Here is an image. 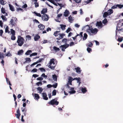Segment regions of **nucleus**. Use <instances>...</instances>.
<instances>
[{
    "label": "nucleus",
    "mask_w": 123,
    "mask_h": 123,
    "mask_svg": "<svg viewBox=\"0 0 123 123\" xmlns=\"http://www.w3.org/2000/svg\"><path fill=\"white\" fill-rule=\"evenodd\" d=\"M56 90H54L52 92V96H55L56 95Z\"/></svg>",
    "instance_id": "c9c22d12"
},
{
    "label": "nucleus",
    "mask_w": 123,
    "mask_h": 123,
    "mask_svg": "<svg viewBox=\"0 0 123 123\" xmlns=\"http://www.w3.org/2000/svg\"><path fill=\"white\" fill-rule=\"evenodd\" d=\"M59 37L58 38H57L56 39L58 40L62 39L63 38V37L65 36V34L62 33L61 34L60 33L59 34Z\"/></svg>",
    "instance_id": "9b49d317"
},
{
    "label": "nucleus",
    "mask_w": 123,
    "mask_h": 123,
    "mask_svg": "<svg viewBox=\"0 0 123 123\" xmlns=\"http://www.w3.org/2000/svg\"><path fill=\"white\" fill-rule=\"evenodd\" d=\"M87 50L88 52H89L92 50V49L91 48L88 47L87 49Z\"/></svg>",
    "instance_id": "052dcab7"
},
{
    "label": "nucleus",
    "mask_w": 123,
    "mask_h": 123,
    "mask_svg": "<svg viewBox=\"0 0 123 123\" xmlns=\"http://www.w3.org/2000/svg\"><path fill=\"white\" fill-rule=\"evenodd\" d=\"M76 72L78 74H80L81 72V70H76Z\"/></svg>",
    "instance_id": "338daca9"
},
{
    "label": "nucleus",
    "mask_w": 123,
    "mask_h": 123,
    "mask_svg": "<svg viewBox=\"0 0 123 123\" xmlns=\"http://www.w3.org/2000/svg\"><path fill=\"white\" fill-rule=\"evenodd\" d=\"M9 5L10 10L12 11H14V10L13 7L10 4H9Z\"/></svg>",
    "instance_id": "393cba45"
},
{
    "label": "nucleus",
    "mask_w": 123,
    "mask_h": 123,
    "mask_svg": "<svg viewBox=\"0 0 123 123\" xmlns=\"http://www.w3.org/2000/svg\"><path fill=\"white\" fill-rule=\"evenodd\" d=\"M117 7H118L119 8H121L123 7V5H117Z\"/></svg>",
    "instance_id": "49530a36"
},
{
    "label": "nucleus",
    "mask_w": 123,
    "mask_h": 123,
    "mask_svg": "<svg viewBox=\"0 0 123 123\" xmlns=\"http://www.w3.org/2000/svg\"><path fill=\"white\" fill-rule=\"evenodd\" d=\"M73 78L71 77H69V78L68 79V83H69V84L71 85H72V81L73 80Z\"/></svg>",
    "instance_id": "4468645a"
},
{
    "label": "nucleus",
    "mask_w": 123,
    "mask_h": 123,
    "mask_svg": "<svg viewBox=\"0 0 123 123\" xmlns=\"http://www.w3.org/2000/svg\"><path fill=\"white\" fill-rule=\"evenodd\" d=\"M71 29L69 28H68L67 30L66 31V32L67 33H68L69 31H71Z\"/></svg>",
    "instance_id": "603ef678"
},
{
    "label": "nucleus",
    "mask_w": 123,
    "mask_h": 123,
    "mask_svg": "<svg viewBox=\"0 0 123 123\" xmlns=\"http://www.w3.org/2000/svg\"><path fill=\"white\" fill-rule=\"evenodd\" d=\"M32 52V51L31 50H29L25 53V54L26 55H29L30 54V53H31Z\"/></svg>",
    "instance_id": "7c9ffc66"
},
{
    "label": "nucleus",
    "mask_w": 123,
    "mask_h": 123,
    "mask_svg": "<svg viewBox=\"0 0 123 123\" xmlns=\"http://www.w3.org/2000/svg\"><path fill=\"white\" fill-rule=\"evenodd\" d=\"M69 46V44L66 43L65 44L62 45L60 47V48L61 49L62 51H65V49L67 48Z\"/></svg>",
    "instance_id": "0eeeda50"
},
{
    "label": "nucleus",
    "mask_w": 123,
    "mask_h": 123,
    "mask_svg": "<svg viewBox=\"0 0 123 123\" xmlns=\"http://www.w3.org/2000/svg\"><path fill=\"white\" fill-rule=\"evenodd\" d=\"M11 32L12 34V35H15V32L14 30H13V29H11Z\"/></svg>",
    "instance_id": "ea45409f"
},
{
    "label": "nucleus",
    "mask_w": 123,
    "mask_h": 123,
    "mask_svg": "<svg viewBox=\"0 0 123 123\" xmlns=\"http://www.w3.org/2000/svg\"><path fill=\"white\" fill-rule=\"evenodd\" d=\"M59 103L58 101H57V98H55L54 99L51 100L50 102L48 103V104L49 105H57Z\"/></svg>",
    "instance_id": "20e7f679"
},
{
    "label": "nucleus",
    "mask_w": 123,
    "mask_h": 123,
    "mask_svg": "<svg viewBox=\"0 0 123 123\" xmlns=\"http://www.w3.org/2000/svg\"><path fill=\"white\" fill-rule=\"evenodd\" d=\"M0 3L2 5H4L6 3V2L3 0H0Z\"/></svg>",
    "instance_id": "473e14b6"
},
{
    "label": "nucleus",
    "mask_w": 123,
    "mask_h": 123,
    "mask_svg": "<svg viewBox=\"0 0 123 123\" xmlns=\"http://www.w3.org/2000/svg\"><path fill=\"white\" fill-rule=\"evenodd\" d=\"M61 26V28L62 30H64L65 29V27H66V25H63L62 24H61L60 25Z\"/></svg>",
    "instance_id": "dca6fc26"
},
{
    "label": "nucleus",
    "mask_w": 123,
    "mask_h": 123,
    "mask_svg": "<svg viewBox=\"0 0 123 123\" xmlns=\"http://www.w3.org/2000/svg\"><path fill=\"white\" fill-rule=\"evenodd\" d=\"M77 28H79L80 25L77 24H76L74 25Z\"/></svg>",
    "instance_id": "0e129e2a"
},
{
    "label": "nucleus",
    "mask_w": 123,
    "mask_h": 123,
    "mask_svg": "<svg viewBox=\"0 0 123 123\" xmlns=\"http://www.w3.org/2000/svg\"><path fill=\"white\" fill-rule=\"evenodd\" d=\"M17 20L16 18H13L12 19H11L10 21V24L12 26H15L16 25L15 22Z\"/></svg>",
    "instance_id": "423d86ee"
},
{
    "label": "nucleus",
    "mask_w": 123,
    "mask_h": 123,
    "mask_svg": "<svg viewBox=\"0 0 123 123\" xmlns=\"http://www.w3.org/2000/svg\"><path fill=\"white\" fill-rule=\"evenodd\" d=\"M74 45V43L73 42H71L70 43V46H72Z\"/></svg>",
    "instance_id": "e2e57ef3"
},
{
    "label": "nucleus",
    "mask_w": 123,
    "mask_h": 123,
    "mask_svg": "<svg viewBox=\"0 0 123 123\" xmlns=\"http://www.w3.org/2000/svg\"><path fill=\"white\" fill-rule=\"evenodd\" d=\"M52 77L54 80L56 81H57V77L55 74H54L52 75Z\"/></svg>",
    "instance_id": "412c9836"
},
{
    "label": "nucleus",
    "mask_w": 123,
    "mask_h": 123,
    "mask_svg": "<svg viewBox=\"0 0 123 123\" xmlns=\"http://www.w3.org/2000/svg\"><path fill=\"white\" fill-rule=\"evenodd\" d=\"M42 95L44 99L46 100H47L48 99V98L47 97V95L45 93L43 92L42 93Z\"/></svg>",
    "instance_id": "9d476101"
},
{
    "label": "nucleus",
    "mask_w": 123,
    "mask_h": 123,
    "mask_svg": "<svg viewBox=\"0 0 123 123\" xmlns=\"http://www.w3.org/2000/svg\"><path fill=\"white\" fill-rule=\"evenodd\" d=\"M81 0H74V1L76 3H80Z\"/></svg>",
    "instance_id": "3c124183"
},
{
    "label": "nucleus",
    "mask_w": 123,
    "mask_h": 123,
    "mask_svg": "<svg viewBox=\"0 0 123 123\" xmlns=\"http://www.w3.org/2000/svg\"><path fill=\"white\" fill-rule=\"evenodd\" d=\"M103 25L101 22H97L96 24V26H98V28H101L103 26Z\"/></svg>",
    "instance_id": "1a4fd4ad"
},
{
    "label": "nucleus",
    "mask_w": 123,
    "mask_h": 123,
    "mask_svg": "<svg viewBox=\"0 0 123 123\" xmlns=\"http://www.w3.org/2000/svg\"><path fill=\"white\" fill-rule=\"evenodd\" d=\"M34 4L35 5V6L36 7H38L39 6V4L37 2H35L34 3Z\"/></svg>",
    "instance_id": "de8ad7c7"
},
{
    "label": "nucleus",
    "mask_w": 123,
    "mask_h": 123,
    "mask_svg": "<svg viewBox=\"0 0 123 123\" xmlns=\"http://www.w3.org/2000/svg\"><path fill=\"white\" fill-rule=\"evenodd\" d=\"M24 39L22 37L20 36H18V39L17 43H18V45L20 46H21L24 44Z\"/></svg>",
    "instance_id": "f03ea898"
},
{
    "label": "nucleus",
    "mask_w": 123,
    "mask_h": 123,
    "mask_svg": "<svg viewBox=\"0 0 123 123\" xmlns=\"http://www.w3.org/2000/svg\"><path fill=\"white\" fill-rule=\"evenodd\" d=\"M43 79V78L41 77H39L37 79V80L41 81Z\"/></svg>",
    "instance_id": "4d7b16f0"
},
{
    "label": "nucleus",
    "mask_w": 123,
    "mask_h": 123,
    "mask_svg": "<svg viewBox=\"0 0 123 123\" xmlns=\"http://www.w3.org/2000/svg\"><path fill=\"white\" fill-rule=\"evenodd\" d=\"M47 11V9L46 8H44L41 11V13L42 14H44V13H46Z\"/></svg>",
    "instance_id": "a211bd4d"
},
{
    "label": "nucleus",
    "mask_w": 123,
    "mask_h": 123,
    "mask_svg": "<svg viewBox=\"0 0 123 123\" xmlns=\"http://www.w3.org/2000/svg\"><path fill=\"white\" fill-rule=\"evenodd\" d=\"M21 109L22 110V111L23 112H24V114L25 116H26V111H27V110L25 109V108H24L22 107L21 108Z\"/></svg>",
    "instance_id": "2eb2a0df"
},
{
    "label": "nucleus",
    "mask_w": 123,
    "mask_h": 123,
    "mask_svg": "<svg viewBox=\"0 0 123 123\" xmlns=\"http://www.w3.org/2000/svg\"><path fill=\"white\" fill-rule=\"evenodd\" d=\"M6 56H12L11 55V54L10 52H8L7 54H6Z\"/></svg>",
    "instance_id": "09e8293b"
},
{
    "label": "nucleus",
    "mask_w": 123,
    "mask_h": 123,
    "mask_svg": "<svg viewBox=\"0 0 123 123\" xmlns=\"http://www.w3.org/2000/svg\"><path fill=\"white\" fill-rule=\"evenodd\" d=\"M87 27H88V28L87 29V32L89 35L91 36L93 34H96L98 31V29L96 28L93 29L92 26H90L88 25H86L84 27L86 28Z\"/></svg>",
    "instance_id": "f257e3e1"
},
{
    "label": "nucleus",
    "mask_w": 123,
    "mask_h": 123,
    "mask_svg": "<svg viewBox=\"0 0 123 123\" xmlns=\"http://www.w3.org/2000/svg\"><path fill=\"white\" fill-rule=\"evenodd\" d=\"M35 97L36 99L38 100L40 98V97L38 94H37L35 93L34 94Z\"/></svg>",
    "instance_id": "cd10ccee"
},
{
    "label": "nucleus",
    "mask_w": 123,
    "mask_h": 123,
    "mask_svg": "<svg viewBox=\"0 0 123 123\" xmlns=\"http://www.w3.org/2000/svg\"><path fill=\"white\" fill-rule=\"evenodd\" d=\"M36 84L38 86H39L40 85H42V83L41 81H39L36 83Z\"/></svg>",
    "instance_id": "58836bf2"
},
{
    "label": "nucleus",
    "mask_w": 123,
    "mask_h": 123,
    "mask_svg": "<svg viewBox=\"0 0 123 123\" xmlns=\"http://www.w3.org/2000/svg\"><path fill=\"white\" fill-rule=\"evenodd\" d=\"M2 20L4 21H6L7 18H6L5 16L2 15L1 17Z\"/></svg>",
    "instance_id": "b1692460"
},
{
    "label": "nucleus",
    "mask_w": 123,
    "mask_h": 123,
    "mask_svg": "<svg viewBox=\"0 0 123 123\" xmlns=\"http://www.w3.org/2000/svg\"><path fill=\"white\" fill-rule=\"evenodd\" d=\"M26 37L29 40H31V37L29 35L27 36H26Z\"/></svg>",
    "instance_id": "6e6d98bb"
},
{
    "label": "nucleus",
    "mask_w": 123,
    "mask_h": 123,
    "mask_svg": "<svg viewBox=\"0 0 123 123\" xmlns=\"http://www.w3.org/2000/svg\"><path fill=\"white\" fill-rule=\"evenodd\" d=\"M81 91L82 92L84 93H85L87 91L86 89L85 88H82L81 89Z\"/></svg>",
    "instance_id": "e433bc0d"
},
{
    "label": "nucleus",
    "mask_w": 123,
    "mask_h": 123,
    "mask_svg": "<svg viewBox=\"0 0 123 123\" xmlns=\"http://www.w3.org/2000/svg\"><path fill=\"white\" fill-rule=\"evenodd\" d=\"M25 60V62H29L31 61L30 58H26Z\"/></svg>",
    "instance_id": "2f4dec72"
},
{
    "label": "nucleus",
    "mask_w": 123,
    "mask_h": 123,
    "mask_svg": "<svg viewBox=\"0 0 123 123\" xmlns=\"http://www.w3.org/2000/svg\"><path fill=\"white\" fill-rule=\"evenodd\" d=\"M67 41V39L66 38H64L62 40V42L64 43H66Z\"/></svg>",
    "instance_id": "8fccbe9b"
},
{
    "label": "nucleus",
    "mask_w": 123,
    "mask_h": 123,
    "mask_svg": "<svg viewBox=\"0 0 123 123\" xmlns=\"http://www.w3.org/2000/svg\"><path fill=\"white\" fill-rule=\"evenodd\" d=\"M41 61H40V60L36 62H34L30 66L31 67H32L33 66L35 65H36V64H37V63H38L39 62H41Z\"/></svg>",
    "instance_id": "bb28decb"
},
{
    "label": "nucleus",
    "mask_w": 123,
    "mask_h": 123,
    "mask_svg": "<svg viewBox=\"0 0 123 123\" xmlns=\"http://www.w3.org/2000/svg\"><path fill=\"white\" fill-rule=\"evenodd\" d=\"M17 114H20L21 115V114L20 113V111L19 110V109L18 108V109L17 110Z\"/></svg>",
    "instance_id": "680f3d73"
},
{
    "label": "nucleus",
    "mask_w": 123,
    "mask_h": 123,
    "mask_svg": "<svg viewBox=\"0 0 123 123\" xmlns=\"http://www.w3.org/2000/svg\"><path fill=\"white\" fill-rule=\"evenodd\" d=\"M113 12L112 10L110 9L108 10L107 12H105L103 14V17L104 18H106L108 16L111 15L113 13Z\"/></svg>",
    "instance_id": "39448f33"
},
{
    "label": "nucleus",
    "mask_w": 123,
    "mask_h": 123,
    "mask_svg": "<svg viewBox=\"0 0 123 123\" xmlns=\"http://www.w3.org/2000/svg\"><path fill=\"white\" fill-rule=\"evenodd\" d=\"M41 76L42 77H44L45 78H47V76L46 75H45V74L44 73L43 74H42Z\"/></svg>",
    "instance_id": "864d4df0"
},
{
    "label": "nucleus",
    "mask_w": 123,
    "mask_h": 123,
    "mask_svg": "<svg viewBox=\"0 0 123 123\" xmlns=\"http://www.w3.org/2000/svg\"><path fill=\"white\" fill-rule=\"evenodd\" d=\"M73 18L71 17V16L68 17V20L69 22L71 23L72 21H73Z\"/></svg>",
    "instance_id": "aec40b11"
},
{
    "label": "nucleus",
    "mask_w": 123,
    "mask_h": 123,
    "mask_svg": "<svg viewBox=\"0 0 123 123\" xmlns=\"http://www.w3.org/2000/svg\"><path fill=\"white\" fill-rule=\"evenodd\" d=\"M37 89L38 91H39V92L40 93H41L43 90V88L40 87H38Z\"/></svg>",
    "instance_id": "f3484780"
},
{
    "label": "nucleus",
    "mask_w": 123,
    "mask_h": 123,
    "mask_svg": "<svg viewBox=\"0 0 123 123\" xmlns=\"http://www.w3.org/2000/svg\"><path fill=\"white\" fill-rule=\"evenodd\" d=\"M55 61V60L54 59H52L50 60L49 64L48 65V67L49 68L52 69H53L54 68L55 66V64L54 62Z\"/></svg>",
    "instance_id": "7ed1b4c3"
},
{
    "label": "nucleus",
    "mask_w": 123,
    "mask_h": 123,
    "mask_svg": "<svg viewBox=\"0 0 123 123\" xmlns=\"http://www.w3.org/2000/svg\"><path fill=\"white\" fill-rule=\"evenodd\" d=\"M117 5L113 6L111 7V8L114 9L117 8Z\"/></svg>",
    "instance_id": "bf43d9fd"
},
{
    "label": "nucleus",
    "mask_w": 123,
    "mask_h": 123,
    "mask_svg": "<svg viewBox=\"0 0 123 123\" xmlns=\"http://www.w3.org/2000/svg\"><path fill=\"white\" fill-rule=\"evenodd\" d=\"M15 35H12L11 37V39L12 40H14L15 39L16 37L15 36Z\"/></svg>",
    "instance_id": "f704fd0d"
},
{
    "label": "nucleus",
    "mask_w": 123,
    "mask_h": 123,
    "mask_svg": "<svg viewBox=\"0 0 123 123\" xmlns=\"http://www.w3.org/2000/svg\"><path fill=\"white\" fill-rule=\"evenodd\" d=\"M37 54V53H34L31 54L30 55V57H31L33 56L36 55Z\"/></svg>",
    "instance_id": "a19ab883"
},
{
    "label": "nucleus",
    "mask_w": 123,
    "mask_h": 123,
    "mask_svg": "<svg viewBox=\"0 0 123 123\" xmlns=\"http://www.w3.org/2000/svg\"><path fill=\"white\" fill-rule=\"evenodd\" d=\"M58 84L57 83H56L54 84H53L52 86V87H53L54 88H56L57 87V86Z\"/></svg>",
    "instance_id": "c03bdc74"
},
{
    "label": "nucleus",
    "mask_w": 123,
    "mask_h": 123,
    "mask_svg": "<svg viewBox=\"0 0 123 123\" xmlns=\"http://www.w3.org/2000/svg\"><path fill=\"white\" fill-rule=\"evenodd\" d=\"M23 52V50L22 49L18 51L17 54L19 55H22Z\"/></svg>",
    "instance_id": "4be33fe9"
},
{
    "label": "nucleus",
    "mask_w": 123,
    "mask_h": 123,
    "mask_svg": "<svg viewBox=\"0 0 123 123\" xmlns=\"http://www.w3.org/2000/svg\"><path fill=\"white\" fill-rule=\"evenodd\" d=\"M34 13L37 16H38L40 17H41V14L39 13H37L36 12H34Z\"/></svg>",
    "instance_id": "72a5a7b5"
},
{
    "label": "nucleus",
    "mask_w": 123,
    "mask_h": 123,
    "mask_svg": "<svg viewBox=\"0 0 123 123\" xmlns=\"http://www.w3.org/2000/svg\"><path fill=\"white\" fill-rule=\"evenodd\" d=\"M60 32V31H55L54 34V35L55 36H57L58 35H59V33Z\"/></svg>",
    "instance_id": "5701e85b"
},
{
    "label": "nucleus",
    "mask_w": 123,
    "mask_h": 123,
    "mask_svg": "<svg viewBox=\"0 0 123 123\" xmlns=\"http://www.w3.org/2000/svg\"><path fill=\"white\" fill-rule=\"evenodd\" d=\"M40 38V37L38 35H36L34 37V40L35 41H36L38 40Z\"/></svg>",
    "instance_id": "a878e982"
},
{
    "label": "nucleus",
    "mask_w": 123,
    "mask_h": 123,
    "mask_svg": "<svg viewBox=\"0 0 123 123\" xmlns=\"http://www.w3.org/2000/svg\"><path fill=\"white\" fill-rule=\"evenodd\" d=\"M75 92H76L74 90H72V91H69L68 92L71 94H73V93H75Z\"/></svg>",
    "instance_id": "a18cd8bd"
},
{
    "label": "nucleus",
    "mask_w": 123,
    "mask_h": 123,
    "mask_svg": "<svg viewBox=\"0 0 123 123\" xmlns=\"http://www.w3.org/2000/svg\"><path fill=\"white\" fill-rule=\"evenodd\" d=\"M39 28L41 30H43L44 28V26L42 24H40L38 25Z\"/></svg>",
    "instance_id": "ddd939ff"
},
{
    "label": "nucleus",
    "mask_w": 123,
    "mask_h": 123,
    "mask_svg": "<svg viewBox=\"0 0 123 123\" xmlns=\"http://www.w3.org/2000/svg\"><path fill=\"white\" fill-rule=\"evenodd\" d=\"M107 21L106 18H105L104 19L102 23L103 24H105L107 23Z\"/></svg>",
    "instance_id": "79ce46f5"
},
{
    "label": "nucleus",
    "mask_w": 123,
    "mask_h": 123,
    "mask_svg": "<svg viewBox=\"0 0 123 123\" xmlns=\"http://www.w3.org/2000/svg\"><path fill=\"white\" fill-rule=\"evenodd\" d=\"M49 17L46 14H43L42 17V19L44 21H47Z\"/></svg>",
    "instance_id": "6e6552de"
},
{
    "label": "nucleus",
    "mask_w": 123,
    "mask_h": 123,
    "mask_svg": "<svg viewBox=\"0 0 123 123\" xmlns=\"http://www.w3.org/2000/svg\"><path fill=\"white\" fill-rule=\"evenodd\" d=\"M87 35L86 33H85L84 34V37H83V40H86L87 38Z\"/></svg>",
    "instance_id": "c756f323"
},
{
    "label": "nucleus",
    "mask_w": 123,
    "mask_h": 123,
    "mask_svg": "<svg viewBox=\"0 0 123 123\" xmlns=\"http://www.w3.org/2000/svg\"><path fill=\"white\" fill-rule=\"evenodd\" d=\"M47 87L48 88H50L52 87V85L51 84H48L47 85Z\"/></svg>",
    "instance_id": "69168bd1"
},
{
    "label": "nucleus",
    "mask_w": 123,
    "mask_h": 123,
    "mask_svg": "<svg viewBox=\"0 0 123 123\" xmlns=\"http://www.w3.org/2000/svg\"><path fill=\"white\" fill-rule=\"evenodd\" d=\"M5 54L2 53L0 52V59L3 60L4 58Z\"/></svg>",
    "instance_id": "6ab92c4d"
},
{
    "label": "nucleus",
    "mask_w": 123,
    "mask_h": 123,
    "mask_svg": "<svg viewBox=\"0 0 123 123\" xmlns=\"http://www.w3.org/2000/svg\"><path fill=\"white\" fill-rule=\"evenodd\" d=\"M69 14V12L67 10H66L64 12V15L65 17H67L68 16Z\"/></svg>",
    "instance_id": "f8f14e48"
},
{
    "label": "nucleus",
    "mask_w": 123,
    "mask_h": 123,
    "mask_svg": "<svg viewBox=\"0 0 123 123\" xmlns=\"http://www.w3.org/2000/svg\"><path fill=\"white\" fill-rule=\"evenodd\" d=\"M8 26H7L5 29V32H8Z\"/></svg>",
    "instance_id": "13d9d810"
},
{
    "label": "nucleus",
    "mask_w": 123,
    "mask_h": 123,
    "mask_svg": "<svg viewBox=\"0 0 123 123\" xmlns=\"http://www.w3.org/2000/svg\"><path fill=\"white\" fill-rule=\"evenodd\" d=\"M53 49L56 52L59 51L60 50L59 48H57L55 46H54L53 48Z\"/></svg>",
    "instance_id": "c85d7f7f"
},
{
    "label": "nucleus",
    "mask_w": 123,
    "mask_h": 123,
    "mask_svg": "<svg viewBox=\"0 0 123 123\" xmlns=\"http://www.w3.org/2000/svg\"><path fill=\"white\" fill-rule=\"evenodd\" d=\"M76 80L77 81V82L79 83V84H80L81 83V82L80 81H81V79L80 78L78 77L77 78Z\"/></svg>",
    "instance_id": "37998d69"
},
{
    "label": "nucleus",
    "mask_w": 123,
    "mask_h": 123,
    "mask_svg": "<svg viewBox=\"0 0 123 123\" xmlns=\"http://www.w3.org/2000/svg\"><path fill=\"white\" fill-rule=\"evenodd\" d=\"M27 5L26 4H25L23 6H22V8H24L27 7Z\"/></svg>",
    "instance_id": "774afa93"
},
{
    "label": "nucleus",
    "mask_w": 123,
    "mask_h": 123,
    "mask_svg": "<svg viewBox=\"0 0 123 123\" xmlns=\"http://www.w3.org/2000/svg\"><path fill=\"white\" fill-rule=\"evenodd\" d=\"M20 115H21L20 114H15V115L16 116V117L18 119H19Z\"/></svg>",
    "instance_id": "5fc2aeb1"
},
{
    "label": "nucleus",
    "mask_w": 123,
    "mask_h": 123,
    "mask_svg": "<svg viewBox=\"0 0 123 123\" xmlns=\"http://www.w3.org/2000/svg\"><path fill=\"white\" fill-rule=\"evenodd\" d=\"M1 11L2 13H5L6 10L4 8L2 7L1 9Z\"/></svg>",
    "instance_id": "4c0bfd02"
}]
</instances>
